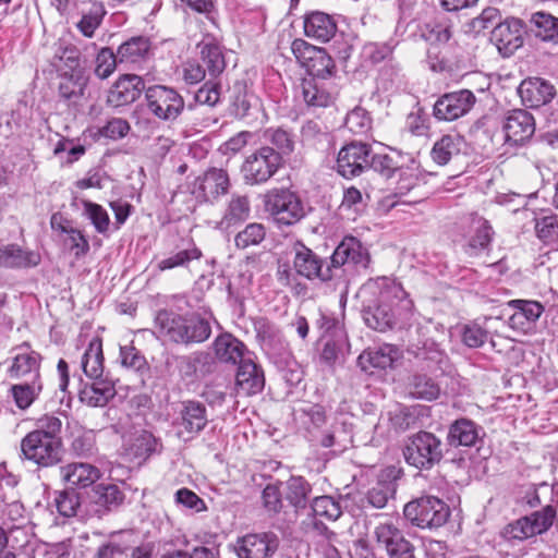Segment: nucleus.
Listing matches in <instances>:
<instances>
[{
    "label": "nucleus",
    "instance_id": "nucleus-45",
    "mask_svg": "<svg viewBox=\"0 0 558 558\" xmlns=\"http://www.w3.org/2000/svg\"><path fill=\"white\" fill-rule=\"evenodd\" d=\"M531 24L537 38L558 44V17L549 13L536 12L531 16Z\"/></svg>",
    "mask_w": 558,
    "mask_h": 558
},
{
    "label": "nucleus",
    "instance_id": "nucleus-38",
    "mask_svg": "<svg viewBox=\"0 0 558 558\" xmlns=\"http://www.w3.org/2000/svg\"><path fill=\"white\" fill-rule=\"evenodd\" d=\"M470 228L472 234L469 240L468 252L470 255H476L478 252L486 250L489 246L494 231L489 222L477 215H473L471 217Z\"/></svg>",
    "mask_w": 558,
    "mask_h": 558
},
{
    "label": "nucleus",
    "instance_id": "nucleus-22",
    "mask_svg": "<svg viewBox=\"0 0 558 558\" xmlns=\"http://www.w3.org/2000/svg\"><path fill=\"white\" fill-rule=\"evenodd\" d=\"M143 78L135 74L122 75L111 87L108 102L114 107H121L134 102L145 90Z\"/></svg>",
    "mask_w": 558,
    "mask_h": 558
},
{
    "label": "nucleus",
    "instance_id": "nucleus-5",
    "mask_svg": "<svg viewBox=\"0 0 558 558\" xmlns=\"http://www.w3.org/2000/svg\"><path fill=\"white\" fill-rule=\"evenodd\" d=\"M265 209L280 226H292L306 215L301 198L288 189H274L265 195Z\"/></svg>",
    "mask_w": 558,
    "mask_h": 558
},
{
    "label": "nucleus",
    "instance_id": "nucleus-8",
    "mask_svg": "<svg viewBox=\"0 0 558 558\" xmlns=\"http://www.w3.org/2000/svg\"><path fill=\"white\" fill-rule=\"evenodd\" d=\"M281 165L280 153H277L274 147L263 146L245 158L241 173L246 184L259 185L268 182Z\"/></svg>",
    "mask_w": 558,
    "mask_h": 558
},
{
    "label": "nucleus",
    "instance_id": "nucleus-27",
    "mask_svg": "<svg viewBox=\"0 0 558 558\" xmlns=\"http://www.w3.org/2000/svg\"><path fill=\"white\" fill-rule=\"evenodd\" d=\"M304 34L320 43L329 41L337 32L333 17L325 12L314 11L304 17Z\"/></svg>",
    "mask_w": 558,
    "mask_h": 558
},
{
    "label": "nucleus",
    "instance_id": "nucleus-39",
    "mask_svg": "<svg viewBox=\"0 0 558 558\" xmlns=\"http://www.w3.org/2000/svg\"><path fill=\"white\" fill-rule=\"evenodd\" d=\"M80 50L65 41H59L54 46V52L51 60L57 72H74L84 70L80 63Z\"/></svg>",
    "mask_w": 558,
    "mask_h": 558
},
{
    "label": "nucleus",
    "instance_id": "nucleus-2",
    "mask_svg": "<svg viewBox=\"0 0 558 558\" xmlns=\"http://www.w3.org/2000/svg\"><path fill=\"white\" fill-rule=\"evenodd\" d=\"M62 421L53 414L38 417L35 428L21 440V458L38 468H51L62 461Z\"/></svg>",
    "mask_w": 558,
    "mask_h": 558
},
{
    "label": "nucleus",
    "instance_id": "nucleus-58",
    "mask_svg": "<svg viewBox=\"0 0 558 558\" xmlns=\"http://www.w3.org/2000/svg\"><path fill=\"white\" fill-rule=\"evenodd\" d=\"M400 166L401 163L388 154H371L368 168L386 179L393 178Z\"/></svg>",
    "mask_w": 558,
    "mask_h": 558
},
{
    "label": "nucleus",
    "instance_id": "nucleus-41",
    "mask_svg": "<svg viewBox=\"0 0 558 558\" xmlns=\"http://www.w3.org/2000/svg\"><path fill=\"white\" fill-rule=\"evenodd\" d=\"M397 483L390 473L379 475L376 484L367 492L366 499L374 508H384L396 494Z\"/></svg>",
    "mask_w": 558,
    "mask_h": 558
},
{
    "label": "nucleus",
    "instance_id": "nucleus-23",
    "mask_svg": "<svg viewBox=\"0 0 558 558\" xmlns=\"http://www.w3.org/2000/svg\"><path fill=\"white\" fill-rule=\"evenodd\" d=\"M17 353L9 369L10 377L26 380L39 379L40 355L31 350L29 344L24 342L16 348Z\"/></svg>",
    "mask_w": 558,
    "mask_h": 558
},
{
    "label": "nucleus",
    "instance_id": "nucleus-43",
    "mask_svg": "<svg viewBox=\"0 0 558 558\" xmlns=\"http://www.w3.org/2000/svg\"><path fill=\"white\" fill-rule=\"evenodd\" d=\"M478 439V429L474 422L468 418L457 420L451 424L448 434L449 445L471 447Z\"/></svg>",
    "mask_w": 558,
    "mask_h": 558
},
{
    "label": "nucleus",
    "instance_id": "nucleus-35",
    "mask_svg": "<svg viewBox=\"0 0 558 558\" xmlns=\"http://www.w3.org/2000/svg\"><path fill=\"white\" fill-rule=\"evenodd\" d=\"M151 48V41L146 36H134L121 44L117 50L120 63H138L144 61Z\"/></svg>",
    "mask_w": 558,
    "mask_h": 558
},
{
    "label": "nucleus",
    "instance_id": "nucleus-36",
    "mask_svg": "<svg viewBox=\"0 0 558 558\" xmlns=\"http://www.w3.org/2000/svg\"><path fill=\"white\" fill-rule=\"evenodd\" d=\"M251 215V202L246 195L232 194L223 216L219 222L221 229H228L248 219Z\"/></svg>",
    "mask_w": 558,
    "mask_h": 558
},
{
    "label": "nucleus",
    "instance_id": "nucleus-1",
    "mask_svg": "<svg viewBox=\"0 0 558 558\" xmlns=\"http://www.w3.org/2000/svg\"><path fill=\"white\" fill-rule=\"evenodd\" d=\"M364 298L363 318L365 324L378 331H386L396 323L401 310L412 306L401 284L388 277L368 280L361 289Z\"/></svg>",
    "mask_w": 558,
    "mask_h": 558
},
{
    "label": "nucleus",
    "instance_id": "nucleus-3",
    "mask_svg": "<svg viewBox=\"0 0 558 558\" xmlns=\"http://www.w3.org/2000/svg\"><path fill=\"white\" fill-rule=\"evenodd\" d=\"M155 329L160 338L184 345L202 343L211 335L210 323L197 315H181L160 310L155 317Z\"/></svg>",
    "mask_w": 558,
    "mask_h": 558
},
{
    "label": "nucleus",
    "instance_id": "nucleus-28",
    "mask_svg": "<svg viewBox=\"0 0 558 558\" xmlns=\"http://www.w3.org/2000/svg\"><path fill=\"white\" fill-rule=\"evenodd\" d=\"M509 305L515 308L509 317V325L520 331L529 330L544 312L543 305L536 301L512 300Z\"/></svg>",
    "mask_w": 558,
    "mask_h": 558
},
{
    "label": "nucleus",
    "instance_id": "nucleus-25",
    "mask_svg": "<svg viewBox=\"0 0 558 558\" xmlns=\"http://www.w3.org/2000/svg\"><path fill=\"white\" fill-rule=\"evenodd\" d=\"M399 350L392 344H384L379 348L364 350L357 357V365L362 371L373 373L374 369L391 367L399 359Z\"/></svg>",
    "mask_w": 558,
    "mask_h": 558
},
{
    "label": "nucleus",
    "instance_id": "nucleus-30",
    "mask_svg": "<svg viewBox=\"0 0 558 558\" xmlns=\"http://www.w3.org/2000/svg\"><path fill=\"white\" fill-rule=\"evenodd\" d=\"M213 349L216 359L221 363L235 365L242 361L246 355V347L238 338L231 333L219 335L214 343Z\"/></svg>",
    "mask_w": 558,
    "mask_h": 558
},
{
    "label": "nucleus",
    "instance_id": "nucleus-56",
    "mask_svg": "<svg viewBox=\"0 0 558 558\" xmlns=\"http://www.w3.org/2000/svg\"><path fill=\"white\" fill-rule=\"evenodd\" d=\"M266 236L264 225L252 222L248 223L235 238L234 243L238 248H247L248 246L258 245Z\"/></svg>",
    "mask_w": 558,
    "mask_h": 558
},
{
    "label": "nucleus",
    "instance_id": "nucleus-19",
    "mask_svg": "<svg viewBox=\"0 0 558 558\" xmlns=\"http://www.w3.org/2000/svg\"><path fill=\"white\" fill-rule=\"evenodd\" d=\"M256 331L263 351L276 363H288L291 352L280 329L263 320L256 326Z\"/></svg>",
    "mask_w": 558,
    "mask_h": 558
},
{
    "label": "nucleus",
    "instance_id": "nucleus-7",
    "mask_svg": "<svg viewBox=\"0 0 558 558\" xmlns=\"http://www.w3.org/2000/svg\"><path fill=\"white\" fill-rule=\"evenodd\" d=\"M555 517L554 508L546 506L539 511L508 523L501 529L499 536L509 543L525 541L548 531Z\"/></svg>",
    "mask_w": 558,
    "mask_h": 558
},
{
    "label": "nucleus",
    "instance_id": "nucleus-48",
    "mask_svg": "<svg viewBox=\"0 0 558 558\" xmlns=\"http://www.w3.org/2000/svg\"><path fill=\"white\" fill-rule=\"evenodd\" d=\"M201 257V250L192 244L186 248L180 250L160 259L156 267L159 271L171 270L178 267H187L192 260L199 259Z\"/></svg>",
    "mask_w": 558,
    "mask_h": 558
},
{
    "label": "nucleus",
    "instance_id": "nucleus-33",
    "mask_svg": "<svg viewBox=\"0 0 558 558\" xmlns=\"http://www.w3.org/2000/svg\"><path fill=\"white\" fill-rule=\"evenodd\" d=\"M199 54L209 77H217L226 69V59L222 47L215 38H206L198 44Z\"/></svg>",
    "mask_w": 558,
    "mask_h": 558
},
{
    "label": "nucleus",
    "instance_id": "nucleus-11",
    "mask_svg": "<svg viewBox=\"0 0 558 558\" xmlns=\"http://www.w3.org/2000/svg\"><path fill=\"white\" fill-rule=\"evenodd\" d=\"M502 141L510 147L525 145L535 133V119L525 109L508 110L501 120Z\"/></svg>",
    "mask_w": 558,
    "mask_h": 558
},
{
    "label": "nucleus",
    "instance_id": "nucleus-49",
    "mask_svg": "<svg viewBox=\"0 0 558 558\" xmlns=\"http://www.w3.org/2000/svg\"><path fill=\"white\" fill-rule=\"evenodd\" d=\"M402 535V531L391 520L378 522L373 531V537L376 543L387 554Z\"/></svg>",
    "mask_w": 558,
    "mask_h": 558
},
{
    "label": "nucleus",
    "instance_id": "nucleus-9",
    "mask_svg": "<svg viewBox=\"0 0 558 558\" xmlns=\"http://www.w3.org/2000/svg\"><path fill=\"white\" fill-rule=\"evenodd\" d=\"M403 456L410 465L429 470L442 458L441 441L432 433L420 432L409 438Z\"/></svg>",
    "mask_w": 558,
    "mask_h": 558
},
{
    "label": "nucleus",
    "instance_id": "nucleus-26",
    "mask_svg": "<svg viewBox=\"0 0 558 558\" xmlns=\"http://www.w3.org/2000/svg\"><path fill=\"white\" fill-rule=\"evenodd\" d=\"M58 92L61 99L69 105H77L84 97V93L88 83L84 70L74 72H58Z\"/></svg>",
    "mask_w": 558,
    "mask_h": 558
},
{
    "label": "nucleus",
    "instance_id": "nucleus-4",
    "mask_svg": "<svg viewBox=\"0 0 558 558\" xmlns=\"http://www.w3.org/2000/svg\"><path fill=\"white\" fill-rule=\"evenodd\" d=\"M404 518L420 529L442 526L449 515V507L439 498L423 496L408 502L403 509Z\"/></svg>",
    "mask_w": 558,
    "mask_h": 558
},
{
    "label": "nucleus",
    "instance_id": "nucleus-47",
    "mask_svg": "<svg viewBox=\"0 0 558 558\" xmlns=\"http://www.w3.org/2000/svg\"><path fill=\"white\" fill-rule=\"evenodd\" d=\"M82 215L90 221L96 232L104 236H108L110 232V217L108 211L99 204L88 199H82Z\"/></svg>",
    "mask_w": 558,
    "mask_h": 558
},
{
    "label": "nucleus",
    "instance_id": "nucleus-50",
    "mask_svg": "<svg viewBox=\"0 0 558 558\" xmlns=\"http://www.w3.org/2000/svg\"><path fill=\"white\" fill-rule=\"evenodd\" d=\"M39 379L25 380L24 383L13 385L11 388L14 401L20 409H27L41 391Z\"/></svg>",
    "mask_w": 558,
    "mask_h": 558
},
{
    "label": "nucleus",
    "instance_id": "nucleus-20",
    "mask_svg": "<svg viewBox=\"0 0 558 558\" xmlns=\"http://www.w3.org/2000/svg\"><path fill=\"white\" fill-rule=\"evenodd\" d=\"M490 40L504 56H511L523 45V23L519 19H507L498 23L490 36Z\"/></svg>",
    "mask_w": 558,
    "mask_h": 558
},
{
    "label": "nucleus",
    "instance_id": "nucleus-51",
    "mask_svg": "<svg viewBox=\"0 0 558 558\" xmlns=\"http://www.w3.org/2000/svg\"><path fill=\"white\" fill-rule=\"evenodd\" d=\"M311 492L310 483L301 476H292L287 482L286 497L296 508H304L306 506Z\"/></svg>",
    "mask_w": 558,
    "mask_h": 558
},
{
    "label": "nucleus",
    "instance_id": "nucleus-12",
    "mask_svg": "<svg viewBox=\"0 0 558 558\" xmlns=\"http://www.w3.org/2000/svg\"><path fill=\"white\" fill-rule=\"evenodd\" d=\"M293 269L308 280L318 279L323 282L333 280L329 262L323 260L310 247L302 242L293 244Z\"/></svg>",
    "mask_w": 558,
    "mask_h": 558
},
{
    "label": "nucleus",
    "instance_id": "nucleus-53",
    "mask_svg": "<svg viewBox=\"0 0 558 558\" xmlns=\"http://www.w3.org/2000/svg\"><path fill=\"white\" fill-rule=\"evenodd\" d=\"M265 138L276 147V151L282 155H290L294 150V135L282 128H269L264 133Z\"/></svg>",
    "mask_w": 558,
    "mask_h": 558
},
{
    "label": "nucleus",
    "instance_id": "nucleus-55",
    "mask_svg": "<svg viewBox=\"0 0 558 558\" xmlns=\"http://www.w3.org/2000/svg\"><path fill=\"white\" fill-rule=\"evenodd\" d=\"M156 445L155 437L150 433L142 430L131 440L126 450L133 458L146 459L156 450Z\"/></svg>",
    "mask_w": 558,
    "mask_h": 558
},
{
    "label": "nucleus",
    "instance_id": "nucleus-59",
    "mask_svg": "<svg viewBox=\"0 0 558 558\" xmlns=\"http://www.w3.org/2000/svg\"><path fill=\"white\" fill-rule=\"evenodd\" d=\"M535 232L537 238L544 243H555L558 240V217L549 215L537 219Z\"/></svg>",
    "mask_w": 558,
    "mask_h": 558
},
{
    "label": "nucleus",
    "instance_id": "nucleus-32",
    "mask_svg": "<svg viewBox=\"0 0 558 558\" xmlns=\"http://www.w3.org/2000/svg\"><path fill=\"white\" fill-rule=\"evenodd\" d=\"M40 263V255L33 251H24L16 244L0 247V267L28 268Z\"/></svg>",
    "mask_w": 558,
    "mask_h": 558
},
{
    "label": "nucleus",
    "instance_id": "nucleus-60",
    "mask_svg": "<svg viewBox=\"0 0 558 558\" xmlns=\"http://www.w3.org/2000/svg\"><path fill=\"white\" fill-rule=\"evenodd\" d=\"M118 61L117 53L112 49L102 48L96 57L95 74L101 80L109 77L116 70Z\"/></svg>",
    "mask_w": 558,
    "mask_h": 558
},
{
    "label": "nucleus",
    "instance_id": "nucleus-37",
    "mask_svg": "<svg viewBox=\"0 0 558 558\" xmlns=\"http://www.w3.org/2000/svg\"><path fill=\"white\" fill-rule=\"evenodd\" d=\"M81 367L89 379H97L104 374L102 341L95 337L90 340L81 361Z\"/></svg>",
    "mask_w": 558,
    "mask_h": 558
},
{
    "label": "nucleus",
    "instance_id": "nucleus-17",
    "mask_svg": "<svg viewBox=\"0 0 558 558\" xmlns=\"http://www.w3.org/2000/svg\"><path fill=\"white\" fill-rule=\"evenodd\" d=\"M0 525L13 535L11 547H23L28 543L29 534L26 531L28 518L22 502L14 500L0 504Z\"/></svg>",
    "mask_w": 558,
    "mask_h": 558
},
{
    "label": "nucleus",
    "instance_id": "nucleus-10",
    "mask_svg": "<svg viewBox=\"0 0 558 558\" xmlns=\"http://www.w3.org/2000/svg\"><path fill=\"white\" fill-rule=\"evenodd\" d=\"M146 105L151 114L163 121H174L184 109L183 97L166 85H153L145 89Z\"/></svg>",
    "mask_w": 558,
    "mask_h": 558
},
{
    "label": "nucleus",
    "instance_id": "nucleus-42",
    "mask_svg": "<svg viewBox=\"0 0 558 558\" xmlns=\"http://www.w3.org/2000/svg\"><path fill=\"white\" fill-rule=\"evenodd\" d=\"M396 175L398 177L396 189L400 195H405L421 184H425V177L415 160L401 165Z\"/></svg>",
    "mask_w": 558,
    "mask_h": 558
},
{
    "label": "nucleus",
    "instance_id": "nucleus-6",
    "mask_svg": "<svg viewBox=\"0 0 558 558\" xmlns=\"http://www.w3.org/2000/svg\"><path fill=\"white\" fill-rule=\"evenodd\" d=\"M369 262L368 251L354 236L344 238L329 258L333 280L341 279L348 271L366 269Z\"/></svg>",
    "mask_w": 558,
    "mask_h": 558
},
{
    "label": "nucleus",
    "instance_id": "nucleus-16",
    "mask_svg": "<svg viewBox=\"0 0 558 558\" xmlns=\"http://www.w3.org/2000/svg\"><path fill=\"white\" fill-rule=\"evenodd\" d=\"M207 423L206 407L202 402L187 400L181 403L174 426L178 437L186 441L198 435Z\"/></svg>",
    "mask_w": 558,
    "mask_h": 558
},
{
    "label": "nucleus",
    "instance_id": "nucleus-13",
    "mask_svg": "<svg viewBox=\"0 0 558 558\" xmlns=\"http://www.w3.org/2000/svg\"><path fill=\"white\" fill-rule=\"evenodd\" d=\"M279 537L274 532L247 533L238 537L233 551L238 558H269L279 548Z\"/></svg>",
    "mask_w": 558,
    "mask_h": 558
},
{
    "label": "nucleus",
    "instance_id": "nucleus-40",
    "mask_svg": "<svg viewBox=\"0 0 558 558\" xmlns=\"http://www.w3.org/2000/svg\"><path fill=\"white\" fill-rule=\"evenodd\" d=\"M88 8L82 11V16L76 23V28L87 38H92L99 28L106 15L105 7L97 0H89Z\"/></svg>",
    "mask_w": 558,
    "mask_h": 558
},
{
    "label": "nucleus",
    "instance_id": "nucleus-21",
    "mask_svg": "<svg viewBox=\"0 0 558 558\" xmlns=\"http://www.w3.org/2000/svg\"><path fill=\"white\" fill-rule=\"evenodd\" d=\"M518 94L526 107L539 108L549 104L555 95V86L541 77H529L521 82Z\"/></svg>",
    "mask_w": 558,
    "mask_h": 558
},
{
    "label": "nucleus",
    "instance_id": "nucleus-31",
    "mask_svg": "<svg viewBox=\"0 0 558 558\" xmlns=\"http://www.w3.org/2000/svg\"><path fill=\"white\" fill-rule=\"evenodd\" d=\"M92 380L81 389L80 400L88 407H105L117 393L114 385L104 377Z\"/></svg>",
    "mask_w": 558,
    "mask_h": 558
},
{
    "label": "nucleus",
    "instance_id": "nucleus-63",
    "mask_svg": "<svg viewBox=\"0 0 558 558\" xmlns=\"http://www.w3.org/2000/svg\"><path fill=\"white\" fill-rule=\"evenodd\" d=\"M488 338L486 329L478 324H466L462 327V341L469 348L482 347Z\"/></svg>",
    "mask_w": 558,
    "mask_h": 558
},
{
    "label": "nucleus",
    "instance_id": "nucleus-46",
    "mask_svg": "<svg viewBox=\"0 0 558 558\" xmlns=\"http://www.w3.org/2000/svg\"><path fill=\"white\" fill-rule=\"evenodd\" d=\"M461 145L462 138L460 136L446 134L434 144L430 156L436 163L447 165L453 156L460 153Z\"/></svg>",
    "mask_w": 558,
    "mask_h": 558
},
{
    "label": "nucleus",
    "instance_id": "nucleus-29",
    "mask_svg": "<svg viewBox=\"0 0 558 558\" xmlns=\"http://www.w3.org/2000/svg\"><path fill=\"white\" fill-rule=\"evenodd\" d=\"M62 481L71 487H87L100 477V471L90 463L72 462L60 468Z\"/></svg>",
    "mask_w": 558,
    "mask_h": 558
},
{
    "label": "nucleus",
    "instance_id": "nucleus-54",
    "mask_svg": "<svg viewBox=\"0 0 558 558\" xmlns=\"http://www.w3.org/2000/svg\"><path fill=\"white\" fill-rule=\"evenodd\" d=\"M409 385L411 395L418 399L434 400L440 391L438 385L426 375H413Z\"/></svg>",
    "mask_w": 558,
    "mask_h": 558
},
{
    "label": "nucleus",
    "instance_id": "nucleus-61",
    "mask_svg": "<svg viewBox=\"0 0 558 558\" xmlns=\"http://www.w3.org/2000/svg\"><path fill=\"white\" fill-rule=\"evenodd\" d=\"M310 70L314 73L313 77L325 80L331 76L335 70V63L324 50L318 49L314 59L307 64Z\"/></svg>",
    "mask_w": 558,
    "mask_h": 558
},
{
    "label": "nucleus",
    "instance_id": "nucleus-44",
    "mask_svg": "<svg viewBox=\"0 0 558 558\" xmlns=\"http://www.w3.org/2000/svg\"><path fill=\"white\" fill-rule=\"evenodd\" d=\"M123 497L117 485L100 484L94 487L90 501L97 506L96 512L100 513L120 505Z\"/></svg>",
    "mask_w": 558,
    "mask_h": 558
},
{
    "label": "nucleus",
    "instance_id": "nucleus-57",
    "mask_svg": "<svg viewBox=\"0 0 558 558\" xmlns=\"http://www.w3.org/2000/svg\"><path fill=\"white\" fill-rule=\"evenodd\" d=\"M312 510L316 517L326 518L330 521L337 520L342 513L339 502L330 496L314 498Z\"/></svg>",
    "mask_w": 558,
    "mask_h": 558
},
{
    "label": "nucleus",
    "instance_id": "nucleus-52",
    "mask_svg": "<svg viewBox=\"0 0 558 558\" xmlns=\"http://www.w3.org/2000/svg\"><path fill=\"white\" fill-rule=\"evenodd\" d=\"M234 114L238 118H246L253 114V111H258L260 108L259 98L245 87H240L235 95L233 102Z\"/></svg>",
    "mask_w": 558,
    "mask_h": 558
},
{
    "label": "nucleus",
    "instance_id": "nucleus-14",
    "mask_svg": "<svg viewBox=\"0 0 558 558\" xmlns=\"http://www.w3.org/2000/svg\"><path fill=\"white\" fill-rule=\"evenodd\" d=\"M372 147L362 142H352L338 153L337 171L345 179L362 174L369 166Z\"/></svg>",
    "mask_w": 558,
    "mask_h": 558
},
{
    "label": "nucleus",
    "instance_id": "nucleus-64",
    "mask_svg": "<svg viewBox=\"0 0 558 558\" xmlns=\"http://www.w3.org/2000/svg\"><path fill=\"white\" fill-rule=\"evenodd\" d=\"M451 27L447 23L434 22L425 25L423 37L432 44H445L451 38Z\"/></svg>",
    "mask_w": 558,
    "mask_h": 558
},
{
    "label": "nucleus",
    "instance_id": "nucleus-34",
    "mask_svg": "<svg viewBox=\"0 0 558 558\" xmlns=\"http://www.w3.org/2000/svg\"><path fill=\"white\" fill-rule=\"evenodd\" d=\"M300 90L307 106L327 107L333 99V92L329 90L324 80L310 77L301 82Z\"/></svg>",
    "mask_w": 558,
    "mask_h": 558
},
{
    "label": "nucleus",
    "instance_id": "nucleus-24",
    "mask_svg": "<svg viewBox=\"0 0 558 558\" xmlns=\"http://www.w3.org/2000/svg\"><path fill=\"white\" fill-rule=\"evenodd\" d=\"M236 373L238 393L252 396L260 392L265 386L264 372L250 356L239 363Z\"/></svg>",
    "mask_w": 558,
    "mask_h": 558
},
{
    "label": "nucleus",
    "instance_id": "nucleus-15",
    "mask_svg": "<svg viewBox=\"0 0 558 558\" xmlns=\"http://www.w3.org/2000/svg\"><path fill=\"white\" fill-rule=\"evenodd\" d=\"M475 102L476 97L469 89L447 93L435 102L433 114L439 121H454L469 113Z\"/></svg>",
    "mask_w": 558,
    "mask_h": 558
},
{
    "label": "nucleus",
    "instance_id": "nucleus-62",
    "mask_svg": "<svg viewBox=\"0 0 558 558\" xmlns=\"http://www.w3.org/2000/svg\"><path fill=\"white\" fill-rule=\"evenodd\" d=\"M54 504L61 515L71 518L76 514L80 507L78 495L73 489L60 492L54 499Z\"/></svg>",
    "mask_w": 558,
    "mask_h": 558
},
{
    "label": "nucleus",
    "instance_id": "nucleus-18",
    "mask_svg": "<svg viewBox=\"0 0 558 558\" xmlns=\"http://www.w3.org/2000/svg\"><path fill=\"white\" fill-rule=\"evenodd\" d=\"M230 182L227 171L211 168L197 177L192 185V194L202 202H215L228 192Z\"/></svg>",
    "mask_w": 558,
    "mask_h": 558
}]
</instances>
